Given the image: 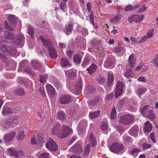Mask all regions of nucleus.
Listing matches in <instances>:
<instances>
[{
    "label": "nucleus",
    "instance_id": "9",
    "mask_svg": "<svg viewBox=\"0 0 158 158\" xmlns=\"http://www.w3.org/2000/svg\"><path fill=\"white\" fill-rule=\"evenodd\" d=\"M0 49L4 53H15V48H10L9 46L6 44L1 45L0 47Z\"/></svg>",
    "mask_w": 158,
    "mask_h": 158
},
{
    "label": "nucleus",
    "instance_id": "16",
    "mask_svg": "<svg viewBox=\"0 0 158 158\" xmlns=\"http://www.w3.org/2000/svg\"><path fill=\"white\" fill-rule=\"evenodd\" d=\"M61 127L59 123H56L53 127L51 131L52 134L56 135L60 132Z\"/></svg>",
    "mask_w": 158,
    "mask_h": 158
},
{
    "label": "nucleus",
    "instance_id": "35",
    "mask_svg": "<svg viewBox=\"0 0 158 158\" xmlns=\"http://www.w3.org/2000/svg\"><path fill=\"white\" fill-rule=\"evenodd\" d=\"M107 76L108 77L107 83L109 85H111L114 80V75L111 72H109Z\"/></svg>",
    "mask_w": 158,
    "mask_h": 158
},
{
    "label": "nucleus",
    "instance_id": "28",
    "mask_svg": "<svg viewBox=\"0 0 158 158\" xmlns=\"http://www.w3.org/2000/svg\"><path fill=\"white\" fill-rule=\"evenodd\" d=\"M144 125L145 131L147 133H149L152 128L151 124L148 121H147L144 123Z\"/></svg>",
    "mask_w": 158,
    "mask_h": 158
},
{
    "label": "nucleus",
    "instance_id": "46",
    "mask_svg": "<svg viewBox=\"0 0 158 158\" xmlns=\"http://www.w3.org/2000/svg\"><path fill=\"white\" fill-rule=\"evenodd\" d=\"M15 93L18 95H23L24 94V92L22 88H20L16 90Z\"/></svg>",
    "mask_w": 158,
    "mask_h": 158
},
{
    "label": "nucleus",
    "instance_id": "2",
    "mask_svg": "<svg viewBox=\"0 0 158 158\" xmlns=\"http://www.w3.org/2000/svg\"><path fill=\"white\" fill-rule=\"evenodd\" d=\"M8 20L10 27L9 26L7 21H5L4 23L5 27L7 30L13 31L14 30V27L15 26L17 21L14 15H11L8 16Z\"/></svg>",
    "mask_w": 158,
    "mask_h": 158
},
{
    "label": "nucleus",
    "instance_id": "7",
    "mask_svg": "<svg viewBox=\"0 0 158 158\" xmlns=\"http://www.w3.org/2000/svg\"><path fill=\"white\" fill-rule=\"evenodd\" d=\"M46 148L51 151H55L57 150V146L53 139L51 138L49 139V141L46 145Z\"/></svg>",
    "mask_w": 158,
    "mask_h": 158
},
{
    "label": "nucleus",
    "instance_id": "38",
    "mask_svg": "<svg viewBox=\"0 0 158 158\" xmlns=\"http://www.w3.org/2000/svg\"><path fill=\"white\" fill-rule=\"evenodd\" d=\"M38 158H50L49 154L46 152L40 153L38 156Z\"/></svg>",
    "mask_w": 158,
    "mask_h": 158
},
{
    "label": "nucleus",
    "instance_id": "32",
    "mask_svg": "<svg viewBox=\"0 0 158 158\" xmlns=\"http://www.w3.org/2000/svg\"><path fill=\"white\" fill-rule=\"evenodd\" d=\"M57 118L60 120H64L66 118V116L64 112L60 111L58 112Z\"/></svg>",
    "mask_w": 158,
    "mask_h": 158
},
{
    "label": "nucleus",
    "instance_id": "40",
    "mask_svg": "<svg viewBox=\"0 0 158 158\" xmlns=\"http://www.w3.org/2000/svg\"><path fill=\"white\" fill-rule=\"evenodd\" d=\"M96 79L97 81L100 83H103L105 82L104 77L99 75H97L96 77Z\"/></svg>",
    "mask_w": 158,
    "mask_h": 158
},
{
    "label": "nucleus",
    "instance_id": "12",
    "mask_svg": "<svg viewBox=\"0 0 158 158\" xmlns=\"http://www.w3.org/2000/svg\"><path fill=\"white\" fill-rule=\"evenodd\" d=\"M9 152H10L13 154V156H15V158H21L22 156L24 155V153L23 151L20 150L18 151L12 150L11 148L8 149Z\"/></svg>",
    "mask_w": 158,
    "mask_h": 158
},
{
    "label": "nucleus",
    "instance_id": "54",
    "mask_svg": "<svg viewBox=\"0 0 158 158\" xmlns=\"http://www.w3.org/2000/svg\"><path fill=\"white\" fill-rule=\"evenodd\" d=\"M142 148L143 150H145L148 148H151L152 147V145L150 144H148L146 143H144L142 145Z\"/></svg>",
    "mask_w": 158,
    "mask_h": 158
},
{
    "label": "nucleus",
    "instance_id": "34",
    "mask_svg": "<svg viewBox=\"0 0 158 158\" xmlns=\"http://www.w3.org/2000/svg\"><path fill=\"white\" fill-rule=\"evenodd\" d=\"M17 139L18 140H21L25 137V134H24V131H19L17 135Z\"/></svg>",
    "mask_w": 158,
    "mask_h": 158
},
{
    "label": "nucleus",
    "instance_id": "48",
    "mask_svg": "<svg viewBox=\"0 0 158 158\" xmlns=\"http://www.w3.org/2000/svg\"><path fill=\"white\" fill-rule=\"evenodd\" d=\"M123 90L116 88L115 92V96L116 98H118L122 94Z\"/></svg>",
    "mask_w": 158,
    "mask_h": 158
},
{
    "label": "nucleus",
    "instance_id": "64",
    "mask_svg": "<svg viewBox=\"0 0 158 158\" xmlns=\"http://www.w3.org/2000/svg\"><path fill=\"white\" fill-rule=\"evenodd\" d=\"M148 39L147 35H145V36L143 37L140 39L138 41V43H142L143 42L146 41V40Z\"/></svg>",
    "mask_w": 158,
    "mask_h": 158
},
{
    "label": "nucleus",
    "instance_id": "50",
    "mask_svg": "<svg viewBox=\"0 0 158 158\" xmlns=\"http://www.w3.org/2000/svg\"><path fill=\"white\" fill-rule=\"evenodd\" d=\"M47 75H40V81L42 83L44 82L48 78Z\"/></svg>",
    "mask_w": 158,
    "mask_h": 158
},
{
    "label": "nucleus",
    "instance_id": "44",
    "mask_svg": "<svg viewBox=\"0 0 158 158\" xmlns=\"http://www.w3.org/2000/svg\"><path fill=\"white\" fill-rule=\"evenodd\" d=\"M73 29V26L72 25H69L66 27V29L65 31L67 35H69Z\"/></svg>",
    "mask_w": 158,
    "mask_h": 158
},
{
    "label": "nucleus",
    "instance_id": "39",
    "mask_svg": "<svg viewBox=\"0 0 158 158\" xmlns=\"http://www.w3.org/2000/svg\"><path fill=\"white\" fill-rule=\"evenodd\" d=\"M81 56L78 54L74 56L73 57V60L74 62L76 64H79L81 62Z\"/></svg>",
    "mask_w": 158,
    "mask_h": 158
},
{
    "label": "nucleus",
    "instance_id": "62",
    "mask_svg": "<svg viewBox=\"0 0 158 158\" xmlns=\"http://www.w3.org/2000/svg\"><path fill=\"white\" fill-rule=\"evenodd\" d=\"M138 81L140 82H146V78L143 76H141L139 77L138 79Z\"/></svg>",
    "mask_w": 158,
    "mask_h": 158
},
{
    "label": "nucleus",
    "instance_id": "15",
    "mask_svg": "<svg viewBox=\"0 0 158 158\" xmlns=\"http://www.w3.org/2000/svg\"><path fill=\"white\" fill-rule=\"evenodd\" d=\"M136 61V60L134 56V54L132 53L128 59V62L131 68H133Z\"/></svg>",
    "mask_w": 158,
    "mask_h": 158
},
{
    "label": "nucleus",
    "instance_id": "19",
    "mask_svg": "<svg viewBox=\"0 0 158 158\" xmlns=\"http://www.w3.org/2000/svg\"><path fill=\"white\" fill-rule=\"evenodd\" d=\"M60 66L62 67H68L70 66V64L69 62L67 60L66 58L63 57L61 59Z\"/></svg>",
    "mask_w": 158,
    "mask_h": 158
},
{
    "label": "nucleus",
    "instance_id": "61",
    "mask_svg": "<svg viewBox=\"0 0 158 158\" xmlns=\"http://www.w3.org/2000/svg\"><path fill=\"white\" fill-rule=\"evenodd\" d=\"M54 85L57 88H62V85L60 82H56L55 83Z\"/></svg>",
    "mask_w": 158,
    "mask_h": 158
},
{
    "label": "nucleus",
    "instance_id": "21",
    "mask_svg": "<svg viewBox=\"0 0 158 158\" xmlns=\"http://www.w3.org/2000/svg\"><path fill=\"white\" fill-rule=\"evenodd\" d=\"M97 67L95 64L93 63L86 69V70L89 74H92L96 71Z\"/></svg>",
    "mask_w": 158,
    "mask_h": 158
},
{
    "label": "nucleus",
    "instance_id": "10",
    "mask_svg": "<svg viewBox=\"0 0 158 158\" xmlns=\"http://www.w3.org/2000/svg\"><path fill=\"white\" fill-rule=\"evenodd\" d=\"M14 43L15 45L19 47H22L24 44V38L23 36L21 35H18Z\"/></svg>",
    "mask_w": 158,
    "mask_h": 158
},
{
    "label": "nucleus",
    "instance_id": "33",
    "mask_svg": "<svg viewBox=\"0 0 158 158\" xmlns=\"http://www.w3.org/2000/svg\"><path fill=\"white\" fill-rule=\"evenodd\" d=\"M122 17V15L120 14H118L112 19L110 20V22L112 23H116Z\"/></svg>",
    "mask_w": 158,
    "mask_h": 158
},
{
    "label": "nucleus",
    "instance_id": "23",
    "mask_svg": "<svg viewBox=\"0 0 158 158\" xmlns=\"http://www.w3.org/2000/svg\"><path fill=\"white\" fill-rule=\"evenodd\" d=\"M13 112L12 110L10 108L4 106L3 108L2 114L3 115H7L9 114H11Z\"/></svg>",
    "mask_w": 158,
    "mask_h": 158
},
{
    "label": "nucleus",
    "instance_id": "1",
    "mask_svg": "<svg viewBox=\"0 0 158 158\" xmlns=\"http://www.w3.org/2000/svg\"><path fill=\"white\" fill-rule=\"evenodd\" d=\"M39 38L42 40L43 45L48 48L49 55L51 58L53 59H56L58 55L51 42L49 40L44 38L41 35L39 36Z\"/></svg>",
    "mask_w": 158,
    "mask_h": 158
},
{
    "label": "nucleus",
    "instance_id": "42",
    "mask_svg": "<svg viewBox=\"0 0 158 158\" xmlns=\"http://www.w3.org/2000/svg\"><path fill=\"white\" fill-rule=\"evenodd\" d=\"M90 144H88L87 145H86L85 148V152H84V156H86L89 154L90 152Z\"/></svg>",
    "mask_w": 158,
    "mask_h": 158
},
{
    "label": "nucleus",
    "instance_id": "60",
    "mask_svg": "<svg viewBox=\"0 0 158 158\" xmlns=\"http://www.w3.org/2000/svg\"><path fill=\"white\" fill-rule=\"evenodd\" d=\"M154 30V29H152L151 31L148 32L147 35H146L148 38H150L152 37L153 35Z\"/></svg>",
    "mask_w": 158,
    "mask_h": 158
},
{
    "label": "nucleus",
    "instance_id": "49",
    "mask_svg": "<svg viewBox=\"0 0 158 158\" xmlns=\"http://www.w3.org/2000/svg\"><path fill=\"white\" fill-rule=\"evenodd\" d=\"M124 86V84L122 81H118L116 88L123 90Z\"/></svg>",
    "mask_w": 158,
    "mask_h": 158
},
{
    "label": "nucleus",
    "instance_id": "45",
    "mask_svg": "<svg viewBox=\"0 0 158 158\" xmlns=\"http://www.w3.org/2000/svg\"><path fill=\"white\" fill-rule=\"evenodd\" d=\"M123 140L124 141L127 143H129L131 142V139L130 137L127 136L126 135H124L123 136Z\"/></svg>",
    "mask_w": 158,
    "mask_h": 158
},
{
    "label": "nucleus",
    "instance_id": "37",
    "mask_svg": "<svg viewBox=\"0 0 158 158\" xmlns=\"http://www.w3.org/2000/svg\"><path fill=\"white\" fill-rule=\"evenodd\" d=\"M115 51L116 52H122L123 53L125 51V48H123L120 45H118L114 48Z\"/></svg>",
    "mask_w": 158,
    "mask_h": 158
},
{
    "label": "nucleus",
    "instance_id": "26",
    "mask_svg": "<svg viewBox=\"0 0 158 158\" xmlns=\"http://www.w3.org/2000/svg\"><path fill=\"white\" fill-rule=\"evenodd\" d=\"M147 117L152 121L154 120L155 118V116L154 113L152 110H150L148 111Z\"/></svg>",
    "mask_w": 158,
    "mask_h": 158
},
{
    "label": "nucleus",
    "instance_id": "59",
    "mask_svg": "<svg viewBox=\"0 0 158 158\" xmlns=\"http://www.w3.org/2000/svg\"><path fill=\"white\" fill-rule=\"evenodd\" d=\"M150 137L151 139L152 140V142L154 143H156V141L155 139L154 133V132H152L150 134Z\"/></svg>",
    "mask_w": 158,
    "mask_h": 158
},
{
    "label": "nucleus",
    "instance_id": "30",
    "mask_svg": "<svg viewBox=\"0 0 158 158\" xmlns=\"http://www.w3.org/2000/svg\"><path fill=\"white\" fill-rule=\"evenodd\" d=\"M86 94L85 95L87 97L89 94L95 92V89L91 86H88L87 88L85 89Z\"/></svg>",
    "mask_w": 158,
    "mask_h": 158
},
{
    "label": "nucleus",
    "instance_id": "20",
    "mask_svg": "<svg viewBox=\"0 0 158 158\" xmlns=\"http://www.w3.org/2000/svg\"><path fill=\"white\" fill-rule=\"evenodd\" d=\"M104 66L107 68H112L114 66V63L111 59L108 58L105 61Z\"/></svg>",
    "mask_w": 158,
    "mask_h": 158
},
{
    "label": "nucleus",
    "instance_id": "18",
    "mask_svg": "<svg viewBox=\"0 0 158 158\" xmlns=\"http://www.w3.org/2000/svg\"><path fill=\"white\" fill-rule=\"evenodd\" d=\"M4 36L6 39L10 40H13L15 37L14 33L8 31H4Z\"/></svg>",
    "mask_w": 158,
    "mask_h": 158
},
{
    "label": "nucleus",
    "instance_id": "4",
    "mask_svg": "<svg viewBox=\"0 0 158 158\" xmlns=\"http://www.w3.org/2000/svg\"><path fill=\"white\" fill-rule=\"evenodd\" d=\"M134 120V118L131 114H126L119 119L118 122L121 124L127 125L131 123Z\"/></svg>",
    "mask_w": 158,
    "mask_h": 158
},
{
    "label": "nucleus",
    "instance_id": "8",
    "mask_svg": "<svg viewBox=\"0 0 158 158\" xmlns=\"http://www.w3.org/2000/svg\"><path fill=\"white\" fill-rule=\"evenodd\" d=\"M144 17L143 14H141L138 15L137 14H134L129 16L128 19V21L129 23H131L132 22H140L143 20Z\"/></svg>",
    "mask_w": 158,
    "mask_h": 158
},
{
    "label": "nucleus",
    "instance_id": "14",
    "mask_svg": "<svg viewBox=\"0 0 158 158\" xmlns=\"http://www.w3.org/2000/svg\"><path fill=\"white\" fill-rule=\"evenodd\" d=\"M71 97L68 95H66L61 97L60 98V103L63 104H66L69 103L71 101Z\"/></svg>",
    "mask_w": 158,
    "mask_h": 158
},
{
    "label": "nucleus",
    "instance_id": "5",
    "mask_svg": "<svg viewBox=\"0 0 158 158\" xmlns=\"http://www.w3.org/2000/svg\"><path fill=\"white\" fill-rule=\"evenodd\" d=\"M123 145L117 143H114L112 144L110 148V150L115 153H120L123 149Z\"/></svg>",
    "mask_w": 158,
    "mask_h": 158
},
{
    "label": "nucleus",
    "instance_id": "57",
    "mask_svg": "<svg viewBox=\"0 0 158 158\" xmlns=\"http://www.w3.org/2000/svg\"><path fill=\"white\" fill-rule=\"evenodd\" d=\"M89 63V60L87 58L85 59L82 63V66L84 68H85L86 66L88 65Z\"/></svg>",
    "mask_w": 158,
    "mask_h": 158
},
{
    "label": "nucleus",
    "instance_id": "53",
    "mask_svg": "<svg viewBox=\"0 0 158 158\" xmlns=\"http://www.w3.org/2000/svg\"><path fill=\"white\" fill-rule=\"evenodd\" d=\"M107 123L105 122H102L101 125V128L102 130H106L108 129Z\"/></svg>",
    "mask_w": 158,
    "mask_h": 158
},
{
    "label": "nucleus",
    "instance_id": "63",
    "mask_svg": "<svg viewBox=\"0 0 158 158\" xmlns=\"http://www.w3.org/2000/svg\"><path fill=\"white\" fill-rule=\"evenodd\" d=\"M125 10L126 11L133 10V6L131 5H128L125 7Z\"/></svg>",
    "mask_w": 158,
    "mask_h": 158
},
{
    "label": "nucleus",
    "instance_id": "58",
    "mask_svg": "<svg viewBox=\"0 0 158 158\" xmlns=\"http://www.w3.org/2000/svg\"><path fill=\"white\" fill-rule=\"evenodd\" d=\"M140 150L138 148H135L132 149L130 152V153L132 155H134L135 154L140 152Z\"/></svg>",
    "mask_w": 158,
    "mask_h": 158
},
{
    "label": "nucleus",
    "instance_id": "36",
    "mask_svg": "<svg viewBox=\"0 0 158 158\" xmlns=\"http://www.w3.org/2000/svg\"><path fill=\"white\" fill-rule=\"evenodd\" d=\"M89 141L92 143V147H94L96 144L95 142V139L94 135V134L92 133H90V134L89 135Z\"/></svg>",
    "mask_w": 158,
    "mask_h": 158
},
{
    "label": "nucleus",
    "instance_id": "11",
    "mask_svg": "<svg viewBox=\"0 0 158 158\" xmlns=\"http://www.w3.org/2000/svg\"><path fill=\"white\" fill-rule=\"evenodd\" d=\"M15 135V132L13 131L5 134L4 136L5 141L6 143L9 142L13 140Z\"/></svg>",
    "mask_w": 158,
    "mask_h": 158
},
{
    "label": "nucleus",
    "instance_id": "51",
    "mask_svg": "<svg viewBox=\"0 0 158 158\" xmlns=\"http://www.w3.org/2000/svg\"><path fill=\"white\" fill-rule=\"evenodd\" d=\"M87 126V123L86 121L84 120H81L79 123V127L80 128L84 129Z\"/></svg>",
    "mask_w": 158,
    "mask_h": 158
},
{
    "label": "nucleus",
    "instance_id": "27",
    "mask_svg": "<svg viewBox=\"0 0 158 158\" xmlns=\"http://www.w3.org/2000/svg\"><path fill=\"white\" fill-rule=\"evenodd\" d=\"M34 30L33 27L31 26H28L27 27V33L32 38H33L35 36Z\"/></svg>",
    "mask_w": 158,
    "mask_h": 158
},
{
    "label": "nucleus",
    "instance_id": "55",
    "mask_svg": "<svg viewBox=\"0 0 158 158\" xmlns=\"http://www.w3.org/2000/svg\"><path fill=\"white\" fill-rule=\"evenodd\" d=\"M38 92L42 96L44 97L45 95V92L44 90V89L43 87H41L38 90Z\"/></svg>",
    "mask_w": 158,
    "mask_h": 158
},
{
    "label": "nucleus",
    "instance_id": "25",
    "mask_svg": "<svg viewBox=\"0 0 158 158\" xmlns=\"http://www.w3.org/2000/svg\"><path fill=\"white\" fill-rule=\"evenodd\" d=\"M149 107L148 105H145L140 109V112L144 117L147 115V113L149 111Z\"/></svg>",
    "mask_w": 158,
    "mask_h": 158
},
{
    "label": "nucleus",
    "instance_id": "56",
    "mask_svg": "<svg viewBox=\"0 0 158 158\" xmlns=\"http://www.w3.org/2000/svg\"><path fill=\"white\" fill-rule=\"evenodd\" d=\"M73 148L75 151H77V152H79L81 150V148L80 144L77 145L75 144L73 147Z\"/></svg>",
    "mask_w": 158,
    "mask_h": 158
},
{
    "label": "nucleus",
    "instance_id": "52",
    "mask_svg": "<svg viewBox=\"0 0 158 158\" xmlns=\"http://www.w3.org/2000/svg\"><path fill=\"white\" fill-rule=\"evenodd\" d=\"M116 111L115 107H113L111 112L110 118L111 119H114L116 117Z\"/></svg>",
    "mask_w": 158,
    "mask_h": 158
},
{
    "label": "nucleus",
    "instance_id": "3",
    "mask_svg": "<svg viewBox=\"0 0 158 158\" xmlns=\"http://www.w3.org/2000/svg\"><path fill=\"white\" fill-rule=\"evenodd\" d=\"M18 123V119L15 116H11L6 120L4 124V127L7 128L15 126Z\"/></svg>",
    "mask_w": 158,
    "mask_h": 158
},
{
    "label": "nucleus",
    "instance_id": "47",
    "mask_svg": "<svg viewBox=\"0 0 158 158\" xmlns=\"http://www.w3.org/2000/svg\"><path fill=\"white\" fill-rule=\"evenodd\" d=\"M146 89L144 88H139L136 91V93L140 96L142 94L145 93L146 91Z\"/></svg>",
    "mask_w": 158,
    "mask_h": 158
},
{
    "label": "nucleus",
    "instance_id": "43",
    "mask_svg": "<svg viewBox=\"0 0 158 158\" xmlns=\"http://www.w3.org/2000/svg\"><path fill=\"white\" fill-rule=\"evenodd\" d=\"M60 8L64 12L67 11L66 3L64 2H61L60 4Z\"/></svg>",
    "mask_w": 158,
    "mask_h": 158
},
{
    "label": "nucleus",
    "instance_id": "29",
    "mask_svg": "<svg viewBox=\"0 0 158 158\" xmlns=\"http://www.w3.org/2000/svg\"><path fill=\"white\" fill-rule=\"evenodd\" d=\"M100 110L94 112H90L89 114V117L92 119L98 118L100 115Z\"/></svg>",
    "mask_w": 158,
    "mask_h": 158
},
{
    "label": "nucleus",
    "instance_id": "13",
    "mask_svg": "<svg viewBox=\"0 0 158 158\" xmlns=\"http://www.w3.org/2000/svg\"><path fill=\"white\" fill-rule=\"evenodd\" d=\"M47 92L51 97H53L55 93V90L54 87L50 84H47L46 85Z\"/></svg>",
    "mask_w": 158,
    "mask_h": 158
},
{
    "label": "nucleus",
    "instance_id": "6",
    "mask_svg": "<svg viewBox=\"0 0 158 158\" xmlns=\"http://www.w3.org/2000/svg\"><path fill=\"white\" fill-rule=\"evenodd\" d=\"M62 130L60 132L57 134V136L61 139L66 137L72 131V130L69 127L64 125L62 127Z\"/></svg>",
    "mask_w": 158,
    "mask_h": 158
},
{
    "label": "nucleus",
    "instance_id": "22",
    "mask_svg": "<svg viewBox=\"0 0 158 158\" xmlns=\"http://www.w3.org/2000/svg\"><path fill=\"white\" fill-rule=\"evenodd\" d=\"M74 90L77 93H79L82 88V81L81 79H79L78 82L75 84Z\"/></svg>",
    "mask_w": 158,
    "mask_h": 158
},
{
    "label": "nucleus",
    "instance_id": "24",
    "mask_svg": "<svg viewBox=\"0 0 158 158\" xmlns=\"http://www.w3.org/2000/svg\"><path fill=\"white\" fill-rule=\"evenodd\" d=\"M31 64L32 66L34 69H40L41 67V65L40 63L36 60L32 61Z\"/></svg>",
    "mask_w": 158,
    "mask_h": 158
},
{
    "label": "nucleus",
    "instance_id": "31",
    "mask_svg": "<svg viewBox=\"0 0 158 158\" xmlns=\"http://www.w3.org/2000/svg\"><path fill=\"white\" fill-rule=\"evenodd\" d=\"M65 73L69 77H73L76 76L75 70H69L68 71H65Z\"/></svg>",
    "mask_w": 158,
    "mask_h": 158
},
{
    "label": "nucleus",
    "instance_id": "17",
    "mask_svg": "<svg viewBox=\"0 0 158 158\" xmlns=\"http://www.w3.org/2000/svg\"><path fill=\"white\" fill-rule=\"evenodd\" d=\"M139 127L138 126H135L132 127L129 131V133L131 135L136 137L139 133Z\"/></svg>",
    "mask_w": 158,
    "mask_h": 158
},
{
    "label": "nucleus",
    "instance_id": "41",
    "mask_svg": "<svg viewBox=\"0 0 158 158\" xmlns=\"http://www.w3.org/2000/svg\"><path fill=\"white\" fill-rule=\"evenodd\" d=\"M132 71L131 69H129L127 70L126 72L124 73V75L126 77L129 78L132 76Z\"/></svg>",
    "mask_w": 158,
    "mask_h": 158
}]
</instances>
